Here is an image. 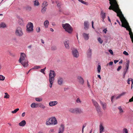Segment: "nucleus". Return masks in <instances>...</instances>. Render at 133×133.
Masks as SVG:
<instances>
[{"mask_svg": "<svg viewBox=\"0 0 133 133\" xmlns=\"http://www.w3.org/2000/svg\"><path fill=\"white\" fill-rule=\"evenodd\" d=\"M110 4L111 5L110 6L109 9L110 10H112L116 12L117 14V16L119 17L121 19L124 21V23L125 24L128 25L127 22L126 21L125 18L122 14L121 10L119 8L116 0H109Z\"/></svg>", "mask_w": 133, "mask_h": 133, "instance_id": "1", "label": "nucleus"}, {"mask_svg": "<svg viewBox=\"0 0 133 133\" xmlns=\"http://www.w3.org/2000/svg\"><path fill=\"white\" fill-rule=\"evenodd\" d=\"M119 17L121 20V22L122 23V25H121L120 23L119 22L118 20L117 19V22L120 25L122 26V27L126 28L127 30L129 31V34L130 36V37L131 39L132 42L133 43V34H132V33L131 31V29L128 23L127 22L126 20H125L127 22V23L128 24V25L125 24V23H124V21L123 20V19H121Z\"/></svg>", "mask_w": 133, "mask_h": 133, "instance_id": "2", "label": "nucleus"}, {"mask_svg": "<svg viewBox=\"0 0 133 133\" xmlns=\"http://www.w3.org/2000/svg\"><path fill=\"white\" fill-rule=\"evenodd\" d=\"M19 62L24 67H27L28 65L27 57L24 53H21Z\"/></svg>", "mask_w": 133, "mask_h": 133, "instance_id": "3", "label": "nucleus"}, {"mask_svg": "<svg viewBox=\"0 0 133 133\" xmlns=\"http://www.w3.org/2000/svg\"><path fill=\"white\" fill-rule=\"evenodd\" d=\"M57 124V121L54 117H52L48 119L46 121V124L47 125H55Z\"/></svg>", "mask_w": 133, "mask_h": 133, "instance_id": "4", "label": "nucleus"}, {"mask_svg": "<svg viewBox=\"0 0 133 133\" xmlns=\"http://www.w3.org/2000/svg\"><path fill=\"white\" fill-rule=\"evenodd\" d=\"M62 26L65 31L68 33L71 34L73 31V28L71 25L68 23L62 24Z\"/></svg>", "mask_w": 133, "mask_h": 133, "instance_id": "5", "label": "nucleus"}, {"mask_svg": "<svg viewBox=\"0 0 133 133\" xmlns=\"http://www.w3.org/2000/svg\"><path fill=\"white\" fill-rule=\"evenodd\" d=\"M26 31L30 33L33 31V25L31 22L29 23L26 25Z\"/></svg>", "mask_w": 133, "mask_h": 133, "instance_id": "6", "label": "nucleus"}, {"mask_svg": "<svg viewBox=\"0 0 133 133\" xmlns=\"http://www.w3.org/2000/svg\"><path fill=\"white\" fill-rule=\"evenodd\" d=\"M16 35L19 37H21L23 35V33L22 28L20 27H17L15 31Z\"/></svg>", "mask_w": 133, "mask_h": 133, "instance_id": "7", "label": "nucleus"}, {"mask_svg": "<svg viewBox=\"0 0 133 133\" xmlns=\"http://www.w3.org/2000/svg\"><path fill=\"white\" fill-rule=\"evenodd\" d=\"M92 101L93 104L96 108V110L98 113L101 112V108L97 102L93 99H92Z\"/></svg>", "mask_w": 133, "mask_h": 133, "instance_id": "8", "label": "nucleus"}, {"mask_svg": "<svg viewBox=\"0 0 133 133\" xmlns=\"http://www.w3.org/2000/svg\"><path fill=\"white\" fill-rule=\"evenodd\" d=\"M72 54L73 56L76 58L79 56V53L77 50L76 49H73L72 51Z\"/></svg>", "mask_w": 133, "mask_h": 133, "instance_id": "9", "label": "nucleus"}, {"mask_svg": "<svg viewBox=\"0 0 133 133\" xmlns=\"http://www.w3.org/2000/svg\"><path fill=\"white\" fill-rule=\"evenodd\" d=\"M92 50L90 48H89L87 52V58L90 59L91 57L92 54Z\"/></svg>", "mask_w": 133, "mask_h": 133, "instance_id": "10", "label": "nucleus"}, {"mask_svg": "<svg viewBox=\"0 0 133 133\" xmlns=\"http://www.w3.org/2000/svg\"><path fill=\"white\" fill-rule=\"evenodd\" d=\"M77 79L78 82L80 84L82 85L84 84V80L82 77L80 76H77Z\"/></svg>", "mask_w": 133, "mask_h": 133, "instance_id": "11", "label": "nucleus"}, {"mask_svg": "<svg viewBox=\"0 0 133 133\" xmlns=\"http://www.w3.org/2000/svg\"><path fill=\"white\" fill-rule=\"evenodd\" d=\"M89 24L88 21H86L84 22V29L85 30H87L89 28Z\"/></svg>", "mask_w": 133, "mask_h": 133, "instance_id": "12", "label": "nucleus"}, {"mask_svg": "<svg viewBox=\"0 0 133 133\" xmlns=\"http://www.w3.org/2000/svg\"><path fill=\"white\" fill-rule=\"evenodd\" d=\"M63 78L59 77L57 79V83L60 85H61L63 83Z\"/></svg>", "mask_w": 133, "mask_h": 133, "instance_id": "13", "label": "nucleus"}, {"mask_svg": "<svg viewBox=\"0 0 133 133\" xmlns=\"http://www.w3.org/2000/svg\"><path fill=\"white\" fill-rule=\"evenodd\" d=\"M64 129V125L62 124L61 125L59 129L58 133H63Z\"/></svg>", "mask_w": 133, "mask_h": 133, "instance_id": "14", "label": "nucleus"}, {"mask_svg": "<svg viewBox=\"0 0 133 133\" xmlns=\"http://www.w3.org/2000/svg\"><path fill=\"white\" fill-rule=\"evenodd\" d=\"M69 41L68 40H66L64 42V44L65 47L67 49H69L70 48L69 45Z\"/></svg>", "mask_w": 133, "mask_h": 133, "instance_id": "15", "label": "nucleus"}, {"mask_svg": "<svg viewBox=\"0 0 133 133\" xmlns=\"http://www.w3.org/2000/svg\"><path fill=\"white\" fill-rule=\"evenodd\" d=\"M100 102L103 110H105L107 108V104L106 103H103L101 101H100Z\"/></svg>", "mask_w": 133, "mask_h": 133, "instance_id": "16", "label": "nucleus"}, {"mask_svg": "<svg viewBox=\"0 0 133 133\" xmlns=\"http://www.w3.org/2000/svg\"><path fill=\"white\" fill-rule=\"evenodd\" d=\"M58 102L57 101H50L49 103V105L50 106L52 107L55 105Z\"/></svg>", "mask_w": 133, "mask_h": 133, "instance_id": "17", "label": "nucleus"}, {"mask_svg": "<svg viewBox=\"0 0 133 133\" xmlns=\"http://www.w3.org/2000/svg\"><path fill=\"white\" fill-rule=\"evenodd\" d=\"M83 36L85 40H88L89 38V34L84 33L83 34Z\"/></svg>", "mask_w": 133, "mask_h": 133, "instance_id": "18", "label": "nucleus"}, {"mask_svg": "<svg viewBox=\"0 0 133 133\" xmlns=\"http://www.w3.org/2000/svg\"><path fill=\"white\" fill-rule=\"evenodd\" d=\"M49 75L55 77L56 76V74L54 70H50V72L49 74Z\"/></svg>", "mask_w": 133, "mask_h": 133, "instance_id": "19", "label": "nucleus"}, {"mask_svg": "<svg viewBox=\"0 0 133 133\" xmlns=\"http://www.w3.org/2000/svg\"><path fill=\"white\" fill-rule=\"evenodd\" d=\"M26 124V122L25 120H23L19 123L18 125L21 127H24Z\"/></svg>", "mask_w": 133, "mask_h": 133, "instance_id": "20", "label": "nucleus"}, {"mask_svg": "<svg viewBox=\"0 0 133 133\" xmlns=\"http://www.w3.org/2000/svg\"><path fill=\"white\" fill-rule=\"evenodd\" d=\"M101 17L102 19L105 18L106 16V13H104L103 10H101L100 14Z\"/></svg>", "mask_w": 133, "mask_h": 133, "instance_id": "21", "label": "nucleus"}, {"mask_svg": "<svg viewBox=\"0 0 133 133\" xmlns=\"http://www.w3.org/2000/svg\"><path fill=\"white\" fill-rule=\"evenodd\" d=\"M104 128L102 124H100L99 125V133H102L104 132Z\"/></svg>", "mask_w": 133, "mask_h": 133, "instance_id": "22", "label": "nucleus"}, {"mask_svg": "<svg viewBox=\"0 0 133 133\" xmlns=\"http://www.w3.org/2000/svg\"><path fill=\"white\" fill-rule=\"evenodd\" d=\"M48 3L45 1H44L42 5V7L46 8V7L48 5Z\"/></svg>", "mask_w": 133, "mask_h": 133, "instance_id": "23", "label": "nucleus"}, {"mask_svg": "<svg viewBox=\"0 0 133 133\" xmlns=\"http://www.w3.org/2000/svg\"><path fill=\"white\" fill-rule=\"evenodd\" d=\"M49 82H54L55 78V77L52 76H51L49 75Z\"/></svg>", "mask_w": 133, "mask_h": 133, "instance_id": "24", "label": "nucleus"}, {"mask_svg": "<svg viewBox=\"0 0 133 133\" xmlns=\"http://www.w3.org/2000/svg\"><path fill=\"white\" fill-rule=\"evenodd\" d=\"M31 107L32 108H36L38 107V104L34 103L31 104Z\"/></svg>", "mask_w": 133, "mask_h": 133, "instance_id": "25", "label": "nucleus"}, {"mask_svg": "<svg viewBox=\"0 0 133 133\" xmlns=\"http://www.w3.org/2000/svg\"><path fill=\"white\" fill-rule=\"evenodd\" d=\"M34 4L35 6H38L40 4L38 0H35L34 1Z\"/></svg>", "mask_w": 133, "mask_h": 133, "instance_id": "26", "label": "nucleus"}, {"mask_svg": "<svg viewBox=\"0 0 133 133\" xmlns=\"http://www.w3.org/2000/svg\"><path fill=\"white\" fill-rule=\"evenodd\" d=\"M49 22L48 20H46L44 22V24L45 27L47 28L49 25Z\"/></svg>", "mask_w": 133, "mask_h": 133, "instance_id": "27", "label": "nucleus"}, {"mask_svg": "<svg viewBox=\"0 0 133 133\" xmlns=\"http://www.w3.org/2000/svg\"><path fill=\"white\" fill-rule=\"evenodd\" d=\"M82 112L81 109L79 108H76V113H81Z\"/></svg>", "mask_w": 133, "mask_h": 133, "instance_id": "28", "label": "nucleus"}, {"mask_svg": "<svg viewBox=\"0 0 133 133\" xmlns=\"http://www.w3.org/2000/svg\"><path fill=\"white\" fill-rule=\"evenodd\" d=\"M42 9H41V12L43 14H44L45 13V12H46V9H47V8H43V7H42Z\"/></svg>", "mask_w": 133, "mask_h": 133, "instance_id": "29", "label": "nucleus"}, {"mask_svg": "<svg viewBox=\"0 0 133 133\" xmlns=\"http://www.w3.org/2000/svg\"><path fill=\"white\" fill-rule=\"evenodd\" d=\"M6 27V24L5 23H2L0 24V28H4Z\"/></svg>", "mask_w": 133, "mask_h": 133, "instance_id": "30", "label": "nucleus"}, {"mask_svg": "<svg viewBox=\"0 0 133 133\" xmlns=\"http://www.w3.org/2000/svg\"><path fill=\"white\" fill-rule=\"evenodd\" d=\"M69 111L72 113H75L76 108H71L70 109Z\"/></svg>", "mask_w": 133, "mask_h": 133, "instance_id": "31", "label": "nucleus"}, {"mask_svg": "<svg viewBox=\"0 0 133 133\" xmlns=\"http://www.w3.org/2000/svg\"><path fill=\"white\" fill-rule=\"evenodd\" d=\"M25 9L27 11H30L31 9V7L29 6H27L25 7Z\"/></svg>", "mask_w": 133, "mask_h": 133, "instance_id": "32", "label": "nucleus"}, {"mask_svg": "<svg viewBox=\"0 0 133 133\" xmlns=\"http://www.w3.org/2000/svg\"><path fill=\"white\" fill-rule=\"evenodd\" d=\"M101 70V66L100 65H98L97 67V72L98 73H99Z\"/></svg>", "mask_w": 133, "mask_h": 133, "instance_id": "33", "label": "nucleus"}, {"mask_svg": "<svg viewBox=\"0 0 133 133\" xmlns=\"http://www.w3.org/2000/svg\"><path fill=\"white\" fill-rule=\"evenodd\" d=\"M98 41L100 44H102L103 42V41L100 37H99L97 39Z\"/></svg>", "mask_w": 133, "mask_h": 133, "instance_id": "34", "label": "nucleus"}, {"mask_svg": "<svg viewBox=\"0 0 133 133\" xmlns=\"http://www.w3.org/2000/svg\"><path fill=\"white\" fill-rule=\"evenodd\" d=\"M41 67V66L39 65L36 66H35L32 69H38Z\"/></svg>", "mask_w": 133, "mask_h": 133, "instance_id": "35", "label": "nucleus"}, {"mask_svg": "<svg viewBox=\"0 0 133 133\" xmlns=\"http://www.w3.org/2000/svg\"><path fill=\"white\" fill-rule=\"evenodd\" d=\"M19 110V108H17L15 109L14 111H12L11 112L12 113V114H15Z\"/></svg>", "mask_w": 133, "mask_h": 133, "instance_id": "36", "label": "nucleus"}, {"mask_svg": "<svg viewBox=\"0 0 133 133\" xmlns=\"http://www.w3.org/2000/svg\"><path fill=\"white\" fill-rule=\"evenodd\" d=\"M118 109L119 110L120 113H122L123 112V110L121 107V106H119L118 107Z\"/></svg>", "mask_w": 133, "mask_h": 133, "instance_id": "37", "label": "nucleus"}, {"mask_svg": "<svg viewBox=\"0 0 133 133\" xmlns=\"http://www.w3.org/2000/svg\"><path fill=\"white\" fill-rule=\"evenodd\" d=\"M5 77L2 75H0V80L3 81L4 80Z\"/></svg>", "mask_w": 133, "mask_h": 133, "instance_id": "38", "label": "nucleus"}, {"mask_svg": "<svg viewBox=\"0 0 133 133\" xmlns=\"http://www.w3.org/2000/svg\"><path fill=\"white\" fill-rule=\"evenodd\" d=\"M130 61L129 60H128L126 64V67H129V65Z\"/></svg>", "mask_w": 133, "mask_h": 133, "instance_id": "39", "label": "nucleus"}, {"mask_svg": "<svg viewBox=\"0 0 133 133\" xmlns=\"http://www.w3.org/2000/svg\"><path fill=\"white\" fill-rule=\"evenodd\" d=\"M5 95L4 96V98H9V95L7 93H5Z\"/></svg>", "mask_w": 133, "mask_h": 133, "instance_id": "40", "label": "nucleus"}, {"mask_svg": "<svg viewBox=\"0 0 133 133\" xmlns=\"http://www.w3.org/2000/svg\"><path fill=\"white\" fill-rule=\"evenodd\" d=\"M86 123H85L83 125L82 130V133H83L84 129V128L86 127Z\"/></svg>", "mask_w": 133, "mask_h": 133, "instance_id": "41", "label": "nucleus"}, {"mask_svg": "<svg viewBox=\"0 0 133 133\" xmlns=\"http://www.w3.org/2000/svg\"><path fill=\"white\" fill-rule=\"evenodd\" d=\"M123 132L124 133H127L128 132V130L126 128H124L123 130Z\"/></svg>", "mask_w": 133, "mask_h": 133, "instance_id": "42", "label": "nucleus"}, {"mask_svg": "<svg viewBox=\"0 0 133 133\" xmlns=\"http://www.w3.org/2000/svg\"><path fill=\"white\" fill-rule=\"evenodd\" d=\"M35 100L37 101L40 102L42 101V99L39 98H35Z\"/></svg>", "mask_w": 133, "mask_h": 133, "instance_id": "43", "label": "nucleus"}, {"mask_svg": "<svg viewBox=\"0 0 133 133\" xmlns=\"http://www.w3.org/2000/svg\"><path fill=\"white\" fill-rule=\"evenodd\" d=\"M76 102L77 103H81V101L80 99L79 98H78L76 100Z\"/></svg>", "mask_w": 133, "mask_h": 133, "instance_id": "44", "label": "nucleus"}, {"mask_svg": "<svg viewBox=\"0 0 133 133\" xmlns=\"http://www.w3.org/2000/svg\"><path fill=\"white\" fill-rule=\"evenodd\" d=\"M8 53H9V55H11L13 57L15 56V55L14 54H13L12 53L11 51H9Z\"/></svg>", "mask_w": 133, "mask_h": 133, "instance_id": "45", "label": "nucleus"}, {"mask_svg": "<svg viewBox=\"0 0 133 133\" xmlns=\"http://www.w3.org/2000/svg\"><path fill=\"white\" fill-rule=\"evenodd\" d=\"M79 2H81V3L83 4H86L87 3L84 1L83 0H78Z\"/></svg>", "mask_w": 133, "mask_h": 133, "instance_id": "46", "label": "nucleus"}, {"mask_svg": "<svg viewBox=\"0 0 133 133\" xmlns=\"http://www.w3.org/2000/svg\"><path fill=\"white\" fill-rule=\"evenodd\" d=\"M40 28L39 27H38L36 28V31L38 33L40 32Z\"/></svg>", "mask_w": 133, "mask_h": 133, "instance_id": "47", "label": "nucleus"}, {"mask_svg": "<svg viewBox=\"0 0 133 133\" xmlns=\"http://www.w3.org/2000/svg\"><path fill=\"white\" fill-rule=\"evenodd\" d=\"M113 64V63L112 61L110 62L109 63L107 64V66H108V65H112Z\"/></svg>", "mask_w": 133, "mask_h": 133, "instance_id": "48", "label": "nucleus"}, {"mask_svg": "<svg viewBox=\"0 0 133 133\" xmlns=\"http://www.w3.org/2000/svg\"><path fill=\"white\" fill-rule=\"evenodd\" d=\"M39 107L44 109L45 108V107L43 104H41L39 106Z\"/></svg>", "mask_w": 133, "mask_h": 133, "instance_id": "49", "label": "nucleus"}, {"mask_svg": "<svg viewBox=\"0 0 133 133\" xmlns=\"http://www.w3.org/2000/svg\"><path fill=\"white\" fill-rule=\"evenodd\" d=\"M132 79H132L131 78H128V80H127V83H128V84H130V81H131V80Z\"/></svg>", "mask_w": 133, "mask_h": 133, "instance_id": "50", "label": "nucleus"}, {"mask_svg": "<svg viewBox=\"0 0 133 133\" xmlns=\"http://www.w3.org/2000/svg\"><path fill=\"white\" fill-rule=\"evenodd\" d=\"M51 49L52 50H54L56 49V47L55 46H53L51 47Z\"/></svg>", "mask_w": 133, "mask_h": 133, "instance_id": "51", "label": "nucleus"}, {"mask_svg": "<svg viewBox=\"0 0 133 133\" xmlns=\"http://www.w3.org/2000/svg\"><path fill=\"white\" fill-rule=\"evenodd\" d=\"M122 66L121 65L119 66L117 69V71H119L120 69H121L122 68Z\"/></svg>", "mask_w": 133, "mask_h": 133, "instance_id": "52", "label": "nucleus"}, {"mask_svg": "<svg viewBox=\"0 0 133 133\" xmlns=\"http://www.w3.org/2000/svg\"><path fill=\"white\" fill-rule=\"evenodd\" d=\"M126 72H127L126 71H124L123 72V78H124V77H125V75L126 74Z\"/></svg>", "mask_w": 133, "mask_h": 133, "instance_id": "53", "label": "nucleus"}, {"mask_svg": "<svg viewBox=\"0 0 133 133\" xmlns=\"http://www.w3.org/2000/svg\"><path fill=\"white\" fill-rule=\"evenodd\" d=\"M109 52L112 55H113V52L112 51V50L110 49L109 50Z\"/></svg>", "mask_w": 133, "mask_h": 133, "instance_id": "54", "label": "nucleus"}, {"mask_svg": "<svg viewBox=\"0 0 133 133\" xmlns=\"http://www.w3.org/2000/svg\"><path fill=\"white\" fill-rule=\"evenodd\" d=\"M107 31V30L106 28L104 29L103 31V32L105 34L106 33Z\"/></svg>", "mask_w": 133, "mask_h": 133, "instance_id": "55", "label": "nucleus"}, {"mask_svg": "<svg viewBox=\"0 0 133 133\" xmlns=\"http://www.w3.org/2000/svg\"><path fill=\"white\" fill-rule=\"evenodd\" d=\"M123 54L126 55H128V53L125 51H124L123 52Z\"/></svg>", "mask_w": 133, "mask_h": 133, "instance_id": "56", "label": "nucleus"}, {"mask_svg": "<svg viewBox=\"0 0 133 133\" xmlns=\"http://www.w3.org/2000/svg\"><path fill=\"white\" fill-rule=\"evenodd\" d=\"M44 70L43 69H41V70L40 71L43 73V74H45V73L44 72Z\"/></svg>", "mask_w": 133, "mask_h": 133, "instance_id": "57", "label": "nucleus"}, {"mask_svg": "<svg viewBox=\"0 0 133 133\" xmlns=\"http://www.w3.org/2000/svg\"><path fill=\"white\" fill-rule=\"evenodd\" d=\"M87 84L89 88H90V85L89 84V82L88 80H87Z\"/></svg>", "mask_w": 133, "mask_h": 133, "instance_id": "58", "label": "nucleus"}, {"mask_svg": "<svg viewBox=\"0 0 133 133\" xmlns=\"http://www.w3.org/2000/svg\"><path fill=\"white\" fill-rule=\"evenodd\" d=\"M126 93V92H122V93L119 94L120 95V96H123Z\"/></svg>", "mask_w": 133, "mask_h": 133, "instance_id": "59", "label": "nucleus"}, {"mask_svg": "<svg viewBox=\"0 0 133 133\" xmlns=\"http://www.w3.org/2000/svg\"><path fill=\"white\" fill-rule=\"evenodd\" d=\"M121 96H120V95L119 94L118 95V96L116 97V99H117L119 98Z\"/></svg>", "mask_w": 133, "mask_h": 133, "instance_id": "60", "label": "nucleus"}, {"mask_svg": "<svg viewBox=\"0 0 133 133\" xmlns=\"http://www.w3.org/2000/svg\"><path fill=\"white\" fill-rule=\"evenodd\" d=\"M49 82L50 83L49 87L50 88H51L52 87V84L53 82Z\"/></svg>", "mask_w": 133, "mask_h": 133, "instance_id": "61", "label": "nucleus"}, {"mask_svg": "<svg viewBox=\"0 0 133 133\" xmlns=\"http://www.w3.org/2000/svg\"><path fill=\"white\" fill-rule=\"evenodd\" d=\"M131 82L132 83V84L131 85V89H132V84H133V79H132L131 80Z\"/></svg>", "mask_w": 133, "mask_h": 133, "instance_id": "62", "label": "nucleus"}, {"mask_svg": "<svg viewBox=\"0 0 133 133\" xmlns=\"http://www.w3.org/2000/svg\"><path fill=\"white\" fill-rule=\"evenodd\" d=\"M54 132V130L53 129H52L50 130L49 131V132Z\"/></svg>", "mask_w": 133, "mask_h": 133, "instance_id": "63", "label": "nucleus"}, {"mask_svg": "<svg viewBox=\"0 0 133 133\" xmlns=\"http://www.w3.org/2000/svg\"><path fill=\"white\" fill-rule=\"evenodd\" d=\"M118 62V60H115L114 61V62L115 64H116Z\"/></svg>", "mask_w": 133, "mask_h": 133, "instance_id": "64", "label": "nucleus"}]
</instances>
